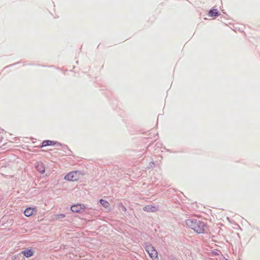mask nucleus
Masks as SVG:
<instances>
[{"instance_id": "nucleus-12", "label": "nucleus", "mask_w": 260, "mask_h": 260, "mask_svg": "<svg viewBox=\"0 0 260 260\" xmlns=\"http://www.w3.org/2000/svg\"><path fill=\"white\" fill-rule=\"evenodd\" d=\"M65 217V215L63 214H57L54 216V219L58 220L61 218H63Z\"/></svg>"}, {"instance_id": "nucleus-10", "label": "nucleus", "mask_w": 260, "mask_h": 260, "mask_svg": "<svg viewBox=\"0 0 260 260\" xmlns=\"http://www.w3.org/2000/svg\"><path fill=\"white\" fill-rule=\"evenodd\" d=\"M219 15L217 9H212L209 12V15L210 17L217 16Z\"/></svg>"}, {"instance_id": "nucleus-2", "label": "nucleus", "mask_w": 260, "mask_h": 260, "mask_svg": "<svg viewBox=\"0 0 260 260\" xmlns=\"http://www.w3.org/2000/svg\"><path fill=\"white\" fill-rule=\"evenodd\" d=\"M83 175L81 171H72L64 176V179L69 181H77L83 176Z\"/></svg>"}, {"instance_id": "nucleus-4", "label": "nucleus", "mask_w": 260, "mask_h": 260, "mask_svg": "<svg viewBox=\"0 0 260 260\" xmlns=\"http://www.w3.org/2000/svg\"><path fill=\"white\" fill-rule=\"evenodd\" d=\"M85 206L83 204H77L71 206V210L74 212H79L82 210H84Z\"/></svg>"}, {"instance_id": "nucleus-6", "label": "nucleus", "mask_w": 260, "mask_h": 260, "mask_svg": "<svg viewBox=\"0 0 260 260\" xmlns=\"http://www.w3.org/2000/svg\"><path fill=\"white\" fill-rule=\"evenodd\" d=\"M143 210L147 212H155L158 210V207L149 205L144 207Z\"/></svg>"}, {"instance_id": "nucleus-8", "label": "nucleus", "mask_w": 260, "mask_h": 260, "mask_svg": "<svg viewBox=\"0 0 260 260\" xmlns=\"http://www.w3.org/2000/svg\"><path fill=\"white\" fill-rule=\"evenodd\" d=\"M37 170L41 173H44L45 171L44 165L42 162H38L36 166Z\"/></svg>"}, {"instance_id": "nucleus-9", "label": "nucleus", "mask_w": 260, "mask_h": 260, "mask_svg": "<svg viewBox=\"0 0 260 260\" xmlns=\"http://www.w3.org/2000/svg\"><path fill=\"white\" fill-rule=\"evenodd\" d=\"M22 253L26 257H29L33 255V252L31 249H27L22 251Z\"/></svg>"}, {"instance_id": "nucleus-3", "label": "nucleus", "mask_w": 260, "mask_h": 260, "mask_svg": "<svg viewBox=\"0 0 260 260\" xmlns=\"http://www.w3.org/2000/svg\"><path fill=\"white\" fill-rule=\"evenodd\" d=\"M145 250L153 260H157L158 259V252L152 245L146 246Z\"/></svg>"}, {"instance_id": "nucleus-7", "label": "nucleus", "mask_w": 260, "mask_h": 260, "mask_svg": "<svg viewBox=\"0 0 260 260\" xmlns=\"http://www.w3.org/2000/svg\"><path fill=\"white\" fill-rule=\"evenodd\" d=\"M56 144V142L55 141L50 140H45L43 142L41 147H46L47 146H53L55 145Z\"/></svg>"}, {"instance_id": "nucleus-1", "label": "nucleus", "mask_w": 260, "mask_h": 260, "mask_svg": "<svg viewBox=\"0 0 260 260\" xmlns=\"http://www.w3.org/2000/svg\"><path fill=\"white\" fill-rule=\"evenodd\" d=\"M186 224L198 234H203L208 230L207 225L204 222L197 219H188Z\"/></svg>"}, {"instance_id": "nucleus-11", "label": "nucleus", "mask_w": 260, "mask_h": 260, "mask_svg": "<svg viewBox=\"0 0 260 260\" xmlns=\"http://www.w3.org/2000/svg\"><path fill=\"white\" fill-rule=\"evenodd\" d=\"M100 202L101 204L105 207V208H108L109 207V203L103 199H101L100 200Z\"/></svg>"}, {"instance_id": "nucleus-5", "label": "nucleus", "mask_w": 260, "mask_h": 260, "mask_svg": "<svg viewBox=\"0 0 260 260\" xmlns=\"http://www.w3.org/2000/svg\"><path fill=\"white\" fill-rule=\"evenodd\" d=\"M37 210L36 208L28 207L24 211V214L26 217H30L31 215L36 214Z\"/></svg>"}]
</instances>
